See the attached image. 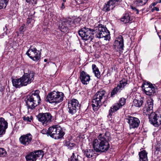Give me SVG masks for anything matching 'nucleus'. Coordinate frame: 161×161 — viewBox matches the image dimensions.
I'll list each match as a JSON object with an SVG mask.
<instances>
[{"label":"nucleus","mask_w":161,"mask_h":161,"mask_svg":"<svg viewBox=\"0 0 161 161\" xmlns=\"http://www.w3.org/2000/svg\"><path fill=\"white\" fill-rule=\"evenodd\" d=\"M158 3V2H157V1H156V2H154L152 3L153 5V6H155Z\"/></svg>","instance_id":"nucleus-52"},{"label":"nucleus","mask_w":161,"mask_h":161,"mask_svg":"<svg viewBox=\"0 0 161 161\" xmlns=\"http://www.w3.org/2000/svg\"><path fill=\"white\" fill-rule=\"evenodd\" d=\"M106 93V91H98L94 95V96L103 102L104 99L105 98L106 96L105 95Z\"/></svg>","instance_id":"nucleus-20"},{"label":"nucleus","mask_w":161,"mask_h":161,"mask_svg":"<svg viewBox=\"0 0 161 161\" xmlns=\"http://www.w3.org/2000/svg\"><path fill=\"white\" fill-rule=\"evenodd\" d=\"M63 3H64L66 2V0H63Z\"/></svg>","instance_id":"nucleus-55"},{"label":"nucleus","mask_w":161,"mask_h":161,"mask_svg":"<svg viewBox=\"0 0 161 161\" xmlns=\"http://www.w3.org/2000/svg\"><path fill=\"white\" fill-rule=\"evenodd\" d=\"M64 94L63 93L54 91L47 95L46 101L50 103H60L63 100Z\"/></svg>","instance_id":"nucleus-6"},{"label":"nucleus","mask_w":161,"mask_h":161,"mask_svg":"<svg viewBox=\"0 0 161 161\" xmlns=\"http://www.w3.org/2000/svg\"><path fill=\"white\" fill-rule=\"evenodd\" d=\"M58 28L61 31L63 32H68V27L64 24L63 23L62 20L59 23Z\"/></svg>","instance_id":"nucleus-26"},{"label":"nucleus","mask_w":161,"mask_h":161,"mask_svg":"<svg viewBox=\"0 0 161 161\" xmlns=\"http://www.w3.org/2000/svg\"><path fill=\"white\" fill-rule=\"evenodd\" d=\"M47 61V59H45L44 60V61L45 62H46Z\"/></svg>","instance_id":"nucleus-56"},{"label":"nucleus","mask_w":161,"mask_h":161,"mask_svg":"<svg viewBox=\"0 0 161 161\" xmlns=\"http://www.w3.org/2000/svg\"><path fill=\"white\" fill-rule=\"evenodd\" d=\"M65 8L64 3H62V6L61 7V8L62 9H64Z\"/></svg>","instance_id":"nucleus-50"},{"label":"nucleus","mask_w":161,"mask_h":161,"mask_svg":"<svg viewBox=\"0 0 161 161\" xmlns=\"http://www.w3.org/2000/svg\"><path fill=\"white\" fill-rule=\"evenodd\" d=\"M4 90V87L2 84H0V91L3 92Z\"/></svg>","instance_id":"nucleus-48"},{"label":"nucleus","mask_w":161,"mask_h":161,"mask_svg":"<svg viewBox=\"0 0 161 161\" xmlns=\"http://www.w3.org/2000/svg\"><path fill=\"white\" fill-rule=\"evenodd\" d=\"M26 2L28 3L29 4L34 6L37 3V0H26Z\"/></svg>","instance_id":"nucleus-40"},{"label":"nucleus","mask_w":161,"mask_h":161,"mask_svg":"<svg viewBox=\"0 0 161 161\" xmlns=\"http://www.w3.org/2000/svg\"><path fill=\"white\" fill-rule=\"evenodd\" d=\"M8 2V0H0V9L5 8Z\"/></svg>","instance_id":"nucleus-32"},{"label":"nucleus","mask_w":161,"mask_h":161,"mask_svg":"<svg viewBox=\"0 0 161 161\" xmlns=\"http://www.w3.org/2000/svg\"><path fill=\"white\" fill-rule=\"evenodd\" d=\"M81 19L80 18H76L75 19L72 18V24L73 26L76 24L79 23Z\"/></svg>","instance_id":"nucleus-39"},{"label":"nucleus","mask_w":161,"mask_h":161,"mask_svg":"<svg viewBox=\"0 0 161 161\" xmlns=\"http://www.w3.org/2000/svg\"><path fill=\"white\" fill-rule=\"evenodd\" d=\"M25 25H23L20 27L19 31L20 32H24V28L25 27Z\"/></svg>","instance_id":"nucleus-45"},{"label":"nucleus","mask_w":161,"mask_h":161,"mask_svg":"<svg viewBox=\"0 0 161 161\" xmlns=\"http://www.w3.org/2000/svg\"><path fill=\"white\" fill-rule=\"evenodd\" d=\"M92 102V105L93 110L94 111H97L102 105V102H103L93 96Z\"/></svg>","instance_id":"nucleus-17"},{"label":"nucleus","mask_w":161,"mask_h":161,"mask_svg":"<svg viewBox=\"0 0 161 161\" xmlns=\"http://www.w3.org/2000/svg\"><path fill=\"white\" fill-rule=\"evenodd\" d=\"M8 126V123L3 118H0V137L5 134Z\"/></svg>","instance_id":"nucleus-16"},{"label":"nucleus","mask_w":161,"mask_h":161,"mask_svg":"<svg viewBox=\"0 0 161 161\" xmlns=\"http://www.w3.org/2000/svg\"><path fill=\"white\" fill-rule=\"evenodd\" d=\"M94 152L92 149H87L84 151V154L87 158H90L93 156Z\"/></svg>","instance_id":"nucleus-25"},{"label":"nucleus","mask_w":161,"mask_h":161,"mask_svg":"<svg viewBox=\"0 0 161 161\" xmlns=\"http://www.w3.org/2000/svg\"><path fill=\"white\" fill-rule=\"evenodd\" d=\"M106 3L107 5L109 7V8L110 10L113 9L116 6H117L111 0H109V1Z\"/></svg>","instance_id":"nucleus-35"},{"label":"nucleus","mask_w":161,"mask_h":161,"mask_svg":"<svg viewBox=\"0 0 161 161\" xmlns=\"http://www.w3.org/2000/svg\"><path fill=\"white\" fill-rule=\"evenodd\" d=\"M128 80L126 79H123L118 84L117 86L114 88L111 93V96L114 97L118 92H120L124 87L128 84Z\"/></svg>","instance_id":"nucleus-10"},{"label":"nucleus","mask_w":161,"mask_h":161,"mask_svg":"<svg viewBox=\"0 0 161 161\" xmlns=\"http://www.w3.org/2000/svg\"><path fill=\"white\" fill-rule=\"evenodd\" d=\"M153 100L152 99L149 100L147 101V104L146 105L145 107L143 108L144 112L149 116L150 114L154 113L153 112Z\"/></svg>","instance_id":"nucleus-14"},{"label":"nucleus","mask_w":161,"mask_h":161,"mask_svg":"<svg viewBox=\"0 0 161 161\" xmlns=\"http://www.w3.org/2000/svg\"><path fill=\"white\" fill-rule=\"evenodd\" d=\"M7 152L3 148H0V157L6 156Z\"/></svg>","instance_id":"nucleus-38"},{"label":"nucleus","mask_w":161,"mask_h":161,"mask_svg":"<svg viewBox=\"0 0 161 161\" xmlns=\"http://www.w3.org/2000/svg\"><path fill=\"white\" fill-rule=\"evenodd\" d=\"M98 139H94L92 142L94 150L97 153H104L108 151L110 147L109 141L111 140L110 135L109 132L100 133Z\"/></svg>","instance_id":"nucleus-2"},{"label":"nucleus","mask_w":161,"mask_h":161,"mask_svg":"<svg viewBox=\"0 0 161 161\" xmlns=\"http://www.w3.org/2000/svg\"><path fill=\"white\" fill-rule=\"evenodd\" d=\"M23 119L24 120L26 121L27 122H30L31 121V120L32 119L31 117V118H30L29 116H24L23 118Z\"/></svg>","instance_id":"nucleus-43"},{"label":"nucleus","mask_w":161,"mask_h":161,"mask_svg":"<svg viewBox=\"0 0 161 161\" xmlns=\"http://www.w3.org/2000/svg\"><path fill=\"white\" fill-rule=\"evenodd\" d=\"M92 67L93 71L95 74V76L97 78H99L100 77V73L98 69L95 64H93Z\"/></svg>","instance_id":"nucleus-29"},{"label":"nucleus","mask_w":161,"mask_h":161,"mask_svg":"<svg viewBox=\"0 0 161 161\" xmlns=\"http://www.w3.org/2000/svg\"><path fill=\"white\" fill-rule=\"evenodd\" d=\"M64 145L65 146L67 147L68 149H71L75 145L74 143H71L69 141L65 140L64 141Z\"/></svg>","instance_id":"nucleus-31"},{"label":"nucleus","mask_w":161,"mask_h":161,"mask_svg":"<svg viewBox=\"0 0 161 161\" xmlns=\"http://www.w3.org/2000/svg\"><path fill=\"white\" fill-rule=\"evenodd\" d=\"M148 0H137V4L138 6H142L146 4Z\"/></svg>","instance_id":"nucleus-36"},{"label":"nucleus","mask_w":161,"mask_h":161,"mask_svg":"<svg viewBox=\"0 0 161 161\" xmlns=\"http://www.w3.org/2000/svg\"><path fill=\"white\" fill-rule=\"evenodd\" d=\"M103 10L105 12H107L109 11L110 9L109 8V7L105 3V5L103 6Z\"/></svg>","instance_id":"nucleus-41"},{"label":"nucleus","mask_w":161,"mask_h":161,"mask_svg":"<svg viewBox=\"0 0 161 161\" xmlns=\"http://www.w3.org/2000/svg\"><path fill=\"white\" fill-rule=\"evenodd\" d=\"M149 121L155 127H161V114L158 115L155 113L150 114L148 117Z\"/></svg>","instance_id":"nucleus-11"},{"label":"nucleus","mask_w":161,"mask_h":161,"mask_svg":"<svg viewBox=\"0 0 161 161\" xmlns=\"http://www.w3.org/2000/svg\"><path fill=\"white\" fill-rule=\"evenodd\" d=\"M143 98L140 99V100L134 99L133 101V104L136 107H140L143 103Z\"/></svg>","instance_id":"nucleus-30"},{"label":"nucleus","mask_w":161,"mask_h":161,"mask_svg":"<svg viewBox=\"0 0 161 161\" xmlns=\"http://www.w3.org/2000/svg\"><path fill=\"white\" fill-rule=\"evenodd\" d=\"M39 92V91L36 90L33 93L30 94L27 96L25 99V101L28 109H34L39 104L41 99Z\"/></svg>","instance_id":"nucleus-4"},{"label":"nucleus","mask_w":161,"mask_h":161,"mask_svg":"<svg viewBox=\"0 0 161 161\" xmlns=\"http://www.w3.org/2000/svg\"><path fill=\"white\" fill-rule=\"evenodd\" d=\"M114 48L117 51H121L123 50L124 40L122 36H119L114 43Z\"/></svg>","instance_id":"nucleus-15"},{"label":"nucleus","mask_w":161,"mask_h":161,"mask_svg":"<svg viewBox=\"0 0 161 161\" xmlns=\"http://www.w3.org/2000/svg\"><path fill=\"white\" fill-rule=\"evenodd\" d=\"M131 8L134 11V12H136V14H138L139 10L136 8L135 7L131 6Z\"/></svg>","instance_id":"nucleus-44"},{"label":"nucleus","mask_w":161,"mask_h":161,"mask_svg":"<svg viewBox=\"0 0 161 161\" xmlns=\"http://www.w3.org/2000/svg\"><path fill=\"white\" fill-rule=\"evenodd\" d=\"M70 161H81L82 158L77 154H75L74 153H72L70 157Z\"/></svg>","instance_id":"nucleus-28"},{"label":"nucleus","mask_w":161,"mask_h":161,"mask_svg":"<svg viewBox=\"0 0 161 161\" xmlns=\"http://www.w3.org/2000/svg\"><path fill=\"white\" fill-rule=\"evenodd\" d=\"M48 130H46L45 129H43L41 131V133L43 134H46V133H47L48 134Z\"/></svg>","instance_id":"nucleus-47"},{"label":"nucleus","mask_w":161,"mask_h":161,"mask_svg":"<svg viewBox=\"0 0 161 161\" xmlns=\"http://www.w3.org/2000/svg\"><path fill=\"white\" fill-rule=\"evenodd\" d=\"M117 6L120 5L121 4L122 0H111Z\"/></svg>","instance_id":"nucleus-42"},{"label":"nucleus","mask_w":161,"mask_h":161,"mask_svg":"<svg viewBox=\"0 0 161 161\" xmlns=\"http://www.w3.org/2000/svg\"><path fill=\"white\" fill-rule=\"evenodd\" d=\"M156 150H158V147H156Z\"/></svg>","instance_id":"nucleus-57"},{"label":"nucleus","mask_w":161,"mask_h":161,"mask_svg":"<svg viewBox=\"0 0 161 161\" xmlns=\"http://www.w3.org/2000/svg\"><path fill=\"white\" fill-rule=\"evenodd\" d=\"M131 20V18L128 13L125 14L123 17L121 18V21L124 24L130 23Z\"/></svg>","instance_id":"nucleus-23"},{"label":"nucleus","mask_w":161,"mask_h":161,"mask_svg":"<svg viewBox=\"0 0 161 161\" xmlns=\"http://www.w3.org/2000/svg\"><path fill=\"white\" fill-rule=\"evenodd\" d=\"M79 109H76L75 107L73 108L70 107V106H68V111L69 113L73 115L75 114L77 110Z\"/></svg>","instance_id":"nucleus-33"},{"label":"nucleus","mask_w":161,"mask_h":161,"mask_svg":"<svg viewBox=\"0 0 161 161\" xmlns=\"http://www.w3.org/2000/svg\"><path fill=\"white\" fill-rule=\"evenodd\" d=\"M126 102V99L122 97L121 98L118 103L119 104V105L122 107L123 105H124Z\"/></svg>","instance_id":"nucleus-37"},{"label":"nucleus","mask_w":161,"mask_h":161,"mask_svg":"<svg viewBox=\"0 0 161 161\" xmlns=\"http://www.w3.org/2000/svg\"><path fill=\"white\" fill-rule=\"evenodd\" d=\"M85 0H77V2L79 4H81L84 2Z\"/></svg>","instance_id":"nucleus-49"},{"label":"nucleus","mask_w":161,"mask_h":161,"mask_svg":"<svg viewBox=\"0 0 161 161\" xmlns=\"http://www.w3.org/2000/svg\"><path fill=\"white\" fill-rule=\"evenodd\" d=\"M142 89L146 94L149 96H153L156 94L157 90L152 84H144L142 86Z\"/></svg>","instance_id":"nucleus-12"},{"label":"nucleus","mask_w":161,"mask_h":161,"mask_svg":"<svg viewBox=\"0 0 161 161\" xmlns=\"http://www.w3.org/2000/svg\"><path fill=\"white\" fill-rule=\"evenodd\" d=\"M26 161H36L37 159L34 154V153L32 152L25 156Z\"/></svg>","instance_id":"nucleus-27"},{"label":"nucleus","mask_w":161,"mask_h":161,"mask_svg":"<svg viewBox=\"0 0 161 161\" xmlns=\"http://www.w3.org/2000/svg\"><path fill=\"white\" fill-rule=\"evenodd\" d=\"M156 1H157V2H158V3H161V0H156Z\"/></svg>","instance_id":"nucleus-53"},{"label":"nucleus","mask_w":161,"mask_h":161,"mask_svg":"<svg viewBox=\"0 0 161 161\" xmlns=\"http://www.w3.org/2000/svg\"><path fill=\"white\" fill-rule=\"evenodd\" d=\"M26 54L34 61H38L40 59L41 53L35 47H31L26 53Z\"/></svg>","instance_id":"nucleus-8"},{"label":"nucleus","mask_w":161,"mask_h":161,"mask_svg":"<svg viewBox=\"0 0 161 161\" xmlns=\"http://www.w3.org/2000/svg\"><path fill=\"white\" fill-rule=\"evenodd\" d=\"M48 134L55 139H59L63 137L65 134L62 128L58 125H55L48 129Z\"/></svg>","instance_id":"nucleus-5"},{"label":"nucleus","mask_w":161,"mask_h":161,"mask_svg":"<svg viewBox=\"0 0 161 161\" xmlns=\"http://www.w3.org/2000/svg\"><path fill=\"white\" fill-rule=\"evenodd\" d=\"M36 117L38 121L45 126L47 125L53 120L51 114L49 113H40L36 116Z\"/></svg>","instance_id":"nucleus-7"},{"label":"nucleus","mask_w":161,"mask_h":161,"mask_svg":"<svg viewBox=\"0 0 161 161\" xmlns=\"http://www.w3.org/2000/svg\"><path fill=\"white\" fill-rule=\"evenodd\" d=\"M24 73L20 78L12 80L13 85L15 88H19L26 86L34 80L35 73L33 71L26 68L24 69Z\"/></svg>","instance_id":"nucleus-3"},{"label":"nucleus","mask_w":161,"mask_h":161,"mask_svg":"<svg viewBox=\"0 0 161 161\" xmlns=\"http://www.w3.org/2000/svg\"><path fill=\"white\" fill-rule=\"evenodd\" d=\"M32 136L30 134L23 135L19 138L20 143L24 145H28L31 142Z\"/></svg>","instance_id":"nucleus-13"},{"label":"nucleus","mask_w":161,"mask_h":161,"mask_svg":"<svg viewBox=\"0 0 161 161\" xmlns=\"http://www.w3.org/2000/svg\"><path fill=\"white\" fill-rule=\"evenodd\" d=\"M80 80L84 85H87L90 80V76L87 73L83 71L80 74Z\"/></svg>","instance_id":"nucleus-18"},{"label":"nucleus","mask_w":161,"mask_h":161,"mask_svg":"<svg viewBox=\"0 0 161 161\" xmlns=\"http://www.w3.org/2000/svg\"><path fill=\"white\" fill-rule=\"evenodd\" d=\"M125 120L129 124L130 129L137 128L140 123V121L138 118L130 115L127 116Z\"/></svg>","instance_id":"nucleus-9"},{"label":"nucleus","mask_w":161,"mask_h":161,"mask_svg":"<svg viewBox=\"0 0 161 161\" xmlns=\"http://www.w3.org/2000/svg\"><path fill=\"white\" fill-rule=\"evenodd\" d=\"M62 21L63 23L67 26L68 28L73 26L72 18H67L64 19H63Z\"/></svg>","instance_id":"nucleus-24"},{"label":"nucleus","mask_w":161,"mask_h":161,"mask_svg":"<svg viewBox=\"0 0 161 161\" xmlns=\"http://www.w3.org/2000/svg\"><path fill=\"white\" fill-rule=\"evenodd\" d=\"M68 105L70 107H75L76 109H79L80 105L78 101L75 99L69 101Z\"/></svg>","instance_id":"nucleus-19"},{"label":"nucleus","mask_w":161,"mask_h":161,"mask_svg":"<svg viewBox=\"0 0 161 161\" xmlns=\"http://www.w3.org/2000/svg\"><path fill=\"white\" fill-rule=\"evenodd\" d=\"M33 19H30L29 18L27 20V21L26 22L27 24L29 25L32 22H33Z\"/></svg>","instance_id":"nucleus-46"},{"label":"nucleus","mask_w":161,"mask_h":161,"mask_svg":"<svg viewBox=\"0 0 161 161\" xmlns=\"http://www.w3.org/2000/svg\"><path fill=\"white\" fill-rule=\"evenodd\" d=\"M121 108L122 107L118 103H114V105L110 108L109 111L108 115L109 116L112 115V113L115 112Z\"/></svg>","instance_id":"nucleus-22"},{"label":"nucleus","mask_w":161,"mask_h":161,"mask_svg":"<svg viewBox=\"0 0 161 161\" xmlns=\"http://www.w3.org/2000/svg\"><path fill=\"white\" fill-rule=\"evenodd\" d=\"M78 34L81 38L85 41L91 40L94 37L99 38L104 37L106 40L110 39L109 31L102 24L97 25L93 30L84 27L79 31Z\"/></svg>","instance_id":"nucleus-1"},{"label":"nucleus","mask_w":161,"mask_h":161,"mask_svg":"<svg viewBox=\"0 0 161 161\" xmlns=\"http://www.w3.org/2000/svg\"><path fill=\"white\" fill-rule=\"evenodd\" d=\"M32 12H33V14H30V15H32V14H33H33H35V11H34V10H32Z\"/></svg>","instance_id":"nucleus-54"},{"label":"nucleus","mask_w":161,"mask_h":161,"mask_svg":"<svg viewBox=\"0 0 161 161\" xmlns=\"http://www.w3.org/2000/svg\"><path fill=\"white\" fill-rule=\"evenodd\" d=\"M33 153H34V154L37 158L41 156L42 157L44 154V152L42 150H38L34 151Z\"/></svg>","instance_id":"nucleus-34"},{"label":"nucleus","mask_w":161,"mask_h":161,"mask_svg":"<svg viewBox=\"0 0 161 161\" xmlns=\"http://www.w3.org/2000/svg\"><path fill=\"white\" fill-rule=\"evenodd\" d=\"M147 153L145 150H142L139 153L140 161H148Z\"/></svg>","instance_id":"nucleus-21"},{"label":"nucleus","mask_w":161,"mask_h":161,"mask_svg":"<svg viewBox=\"0 0 161 161\" xmlns=\"http://www.w3.org/2000/svg\"><path fill=\"white\" fill-rule=\"evenodd\" d=\"M154 10H155L156 11H158L159 10V9L157 7H154L153 8Z\"/></svg>","instance_id":"nucleus-51"}]
</instances>
